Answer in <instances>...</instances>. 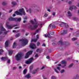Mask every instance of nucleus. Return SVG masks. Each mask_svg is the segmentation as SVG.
<instances>
[{
    "label": "nucleus",
    "mask_w": 79,
    "mask_h": 79,
    "mask_svg": "<svg viewBox=\"0 0 79 79\" xmlns=\"http://www.w3.org/2000/svg\"><path fill=\"white\" fill-rule=\"evenodd\" d=\"M15 14H17V15H20V16H22L23 14V15H26V13L24 12V9L23 8L19 10V12L18 11H15Z\"/></svg>",
    "instance_id": "nucleus-1"
},
{
    "label": "nucleus",
    "mask_w": 79,
    "mask_h": 79,
    "mask_svg": "<svg viewBox=\"0 0 79 79\" xmlns=\"http://www.w3.org/2000/svg\"><path fill=\"white\" fill-rule=\"evenodd\" d=\"M20 41L22 42V46H25L28 43V40L26 39H22L20 40Z\"/></svg>",
    "instance_id": "nucleus-2"
},
{
    "label": "nucleus",
    "mask_w": 79,
    "mask_h": 79,
    "mask_svg": "<svg viewBox=\"0 0 79 79\" xmlns=\"http://www.w3.org/2000/svg\"><path fill=\"white\" fill-rule=\"evenodd\" d=\"M22 58V54H18L15 56V58L17 61L20 60Z\"/></svg>",
    "instance_id": "nucleus-3"
},
{
    "label": "nucleus",
    "mask_w": 79,
    "mask_h": 79,
    "mask_svg": "<svg viewBox=\"0 0 79 79\" xmlns=\"http://www.w3.org/2000/svg\"><path fill=\"white\" fill-rule=\"evenodd\" d=\"M34 59L33 57H31L30 59H29L28 60H27L26 62V64H30L32 62V61H34Z\"/></svg>",
    "instance_id": "nucleus-4"
},
{
    "label": "nucleus",
    "mask_w": 79,
    "mask_h": 79,
    "mask_svg": "<svg viewBox=\"0 0 79 79\" xmlns=\"http://www.w3.org/2000/svg\"><path fill=\"white\" fill-rule=\"evenodd\" d=\"M37 27H38V25H35L33 26V27H32V25H30V26L28 27L31 30H34V29H35Z\"/></svg>",
    "instance_id": "nucleus-5"
},
{
    "label": "nucleus",
    "mask_w": 79,
    "mask_h": 79,
    "mask_svg": "<svg viewBox=\"0 0 79 79\" xmlns=\"http://www.w3.org/2000/svg\"><path fill=\"white\" fill-rule=\"evenodd\" d=\"M33 52V51H30L28 52L26 54V56H25V58H27L29 57V55H31L32 52Z\"/></svg>",
    "instance_id": "nucleus-6"
},
{
    "label": "nucleus",
    "mask_w": 79,
    "mask_h": 79,
    "mask_svg": "<svg viewBox=\"0 0 79 79\" xmlns=\"http://www.w3.org/2000/svg\"><path fill=\"white\" fill-rule=\"evenodd\" d=\"M30 48H32V49H35L36 48V47L35 46V44L33 43H32L30 44Z\"/></svg>",
    "instance_id": "nucleus-7"
},
{
    "label": "nucleus",
    "mask_w": 79,
    "mask_h": 79,
    "mask_svg": "<svg viewBox=\"0 0 79 79\" xmlns=\"http://www.w3.org/2000/svg\"><path fill=\"white\" fill-rule=\"evenodd\" d=\"M18 26V25H15L13 26L11 25H7V24H6V26H7L8 29H12L13 27H15V26Z\"/></svg>",
    "instance_id": "nucleus-8"
},
{
    "label": "nucleus",
    "mask_w": 79,
    "mask_h": 79,
    "mask_svg": "<svg viewBox=\"0 0 79 79\" xmlns=\"http://www.w3.org/2000/svg\"><path fill=\"white\" fill-rule=\"evenodd\" d=\"M1 28L2 29V31H4V34H7V33L8 32H7V31H6V29H5V28H3V26H1Z\"/></svg>",
    "instance_id": "nucleus-9"
},
{
    "label": "nucleus",
    "mask_w": 79,
    "mask_h": 79,
    "mask_svg": "<svg viewBox=\"0 0 79 79\" xmlns=\"http://www.w3.org/2000/svg\"><path fill=\"white\" fill-rule=\"evenodd\" d=\"M61 64H64V65L62 66V67H63V68H64V67H65V66H66V62L64 60H63L62 61Z\"/></svg>",
    "instance_id": "nucleus-10"
},
{
    "label": "nucleus",
    "mask_w": 79,
    "mask_h": 79,
    "mask_svg": "<svg viewBox=\"0 0 79 79\" xmlns=\"http://www.w3.org/2000/svg\"><path fill=\"white\" fill-rule=\"evenodd\" d=\"M39 38V36L38 35H37L36 36V39L31 40V42H36L37 40V39H38Z\"/></svg>",
    "instance_id": "nucleus-11"
},
{
    "label": "nucleus",
    "mask_w": 79,
    "mask_h": 79,
    "mask_svg": "<svg viewBox=\"0 0 79 79\" xmlns=\"http://www.w3.org/2000/svg\"><path fill=\"white\" fill-rule=\"evenodd\" d=\"M40 10V8H36L34 10V13H36L37 12H38L39 11V10Z\"/></svg>",
    "instance_id": "nucleus-12"
},
{
    "label": "nucleus",
    "mask_w": 79,
    "mask_h": 79,
    "mask_svg": "<svg viewBox=\"0 0 79 79\" xmlns=\"http://www.w3.org/2000/svg\"><path fill=\"white\" fill-rule=\"evenodd\" d=\"M76 6H70V10H73V9L76 10Z\"/></svg>",
    "instance_id": "nucleus-13"
},
{
    "label": "nucleus",
    "mask_w": 79,
    "mask_h": 79,
    "mask_svg": "<svg viewBox=\"0 0 79 79\" xmlns=\"http://www.w3.org/2000/svg\"><path fill=\"white\" fill-rule=\"evenodd\" d=\"M21 20V18H15V21L16 22H20Z\"/></svg>",
    "instance_id": "nucleus-14"
},
{
    "label": "nucleus",
    "mask_w": 79,
    "mask_h": 79,
    "mask_svg": "<svg viewBox=\"0 0 79 79\" xmlns=\"http://www.w3.org/2000/svg\"><path fill=\"white\" fill-rule=\"evenodd\" d=\"M31 75H30V74L29 73L27 75L25 76V78H27V79H29V78H31Z\"/></svg>",
    "instance_id": "nucleus-15"
},
{
    "label": "nucleus",
    "mask_w": 79,
    "mask_h": 79,
    "mask_svg": "<svg viewBox=\"0 0 79 79\" xmlns=\"http://www.w3.org/2000/svg\"><path fill=\"white\" fill-rule=\"evenodd\" d=\"M11 4L12 5V7H14L15 6H16L17 4L16 2H11Z\"/></svg>",
    "instance_id": "nucleus-16"
},
{
    "label": "nucleus",
    "mask_w": 79,
    "mask_h": 79,
    "mask_svg": "<svg viewBox=\"0 0 79 79\" xmlns=\"http://www.w3.org/2000/svg\"><path fill=\"white\" fill-rule=\"evenodd\" d=\"M68 32V31L67 30H63V32L61 33V35H64V34H67Z\"/></svg>",
    "instance_id": "nucleus-17"
},
{
    "label": "nucleus",
    "mask_w": 79,
    "mask_h": 79,
    "mask_svg": "<svg viewBox=\"0 0 79 79\" xmlns=\"http://www.w3.org/2000/svg\"><path fill=\"white\" fill-rule=\"evenodd\" d=\"M8 58L7 57H2L1 58V59L3 60V61H5L6 60H8Z\"/></svg>",
    "instance_id": "nucleus-18"
},
{
    "label": "nucleus",
    "mask_w": 79,
    "mask_h": 79,
    "mask_svg": "<svg viewBox=\"0 0 79 79\" xmlns=\"http://www.w3.org/2000/svg\"><path fill=\"white\" fill-rule=\"evenodd\" d=\"M68 13V16L69 17H71L72 16V14L71 13V12L69 11L67 12Z\"/></svg>",
    "instance_id": "nucleus-19"
},
{
    "label": "nucleus",
    "mask_w": 79,
    "mask_h": 79,
    "mask_svg": "<svg viewBox=\"0 0 79 79\" xmlns=\"http://www.w3.org/2000/svg\"><path fill=\"white\" fill-rule=\"evenodd\" d=\"M16 46H17V44L15 42H14L13 43V48H15L16 47Z\"/></svg>",
    "instance_id": "nucleus-20"
},
{
    "label": "nucleus",
    "mask_w": 79,
    "mask_h": 79,
    "mask_svg": "<svg viewBox=\"0 0 79 79\" xmlns=\"http://www.w3.org/2000/svg\"><path fill=\"white\" fill-rule=\"evenodd\" d=\"M8 42L9 41H6L5 43V46L6 47H7L8 45Z\"/></svg>",
    "instance_id": "nucleus-21"
},
{
    "label": "nucleus",
    "mask_w": 79,
    "mask_h": 79,
    "mask_svg": "<svg viewBox=\"0 0 79 79\" xmlns=\"http://www.w3.org/2000/svg\"><path fill=\"white\" fill-rule=\"evenodd\" d=\"M7 4H8L7 3V2H4L2 3V5L3 6H5L6 5H7Z\"/></svg>",
    "instance_id": "nucleus-22"
},
{
    "label": "nucleus",
    "mask_w": 79,
    "mask_h": 79,
    "mask_svg": "<svg viewBox=\"0 0 79 79\" xmlns=\"http://www.w3.org/2000/svg\"><path fill=\"white\" fill-rule=\"evenodd\" d=\"M9 21H15V18L10 17L9 19Z\"/></svg>",
    "instance_id": "nucleus-23"
},
{
    "label": "nucleus",
    "mask_w": 79,
    "mask_h": 79,
    "mask_svg": "<svg viewBox=\"0 0 79 79\" xmlns=\"http://www.w3.org/2000/svg\"><path fill=\"white\" fill-rule=\"evenodd\" d=\"M65 24V23L62 22L60 24V27H63L64 26Z\"/></svg>",
    "instance_id": "nucleus-24"
},
{
    "label": "nucleus",
    "mask_w": 79,
    "mask_h": 79,
    "mask_svg": "<svg viewBox=\"0 0 79 79\" xmlns=\"http://www.w3.org/2000/svg\"><path fill=\"white\" fill-rule=\"evenodd\" d=\"M27 72V69H25L23 71V74H26Z\"/></svg>",
    "instance_id": "nucleus-25"
},
{
    "label": "nucleus",
    "mask_w": 79,
    "mask_h": 79,
    "mask_svg": "<svg viewBox=\"0 0 79 79\" xmlns=\"http://www.w3.org/2000/svg\"><path fill=\"white\" fill-rule=\"evenodd\" d=\"M64 25L65 26V28H68V27H69V25H68V24L66 23H65V24Z\"/></svg>",
    "instance_id": "nucleus-26"
},
{
    "label": "nucleus",
    "mask_w": 79,
    "mask_h": 79,
    "mask_svg": "<svg viewBox=\"0 0 79 79\" xmlns=\"http://www.w3.org/2000/svg\"><path fill=\"white\" fill-rule=\"evenodd\" d=\"M76 77L74 78L73 79H79L78 78H77L79 77V74H77L76 75Z\"/></svg>",
    "instance_id": "nucleus-27"
},
{
    "label": "nucleus",
    "mask_w": 79,
    "mask_h": 79,
    "mask_svg": "<svg viewBox=\"0 0 79 79\" xmlns=\"http://www.w3.org/2000/svg\"><path fill=\"white\" fill-rule=\"evenodd\" d=\"M75 44L77 46V47H79V43H77L76 42H75Z\"/></svg>",
    "instance_id": "nucleus-28"
},
{
    "label": "nucleus",
    "mask_w": 79,
    "mask_h": 79,
    "mask_svg": "<svg viewBox=\"0 0 79 79\" xmlns=\"http://www.w3.org/2000/svg\"><path fill=\"white\" fill-rule=\"evenodd\" d=\"M56 69L58 70H59L60 71H61V69L60 68V67L58 66H56Z\"/></svg>",
    "instance_id": "nucleus-29"
},
{
    "label": "nucleus",
    "mask_w": 79,
    "mask_h": 79,
    "mask_svg": "<svg viewBox=\"0 0 79 79\" xmlns=\"http://www.w3.org/2000/svg\"><path fill=\"white\" fill-rule=\"evenodd\" d=\"M20 36V35H19V33H18L17 34L15 35V37H16V38L18 37H19Z\"/></svg>",
    "instance_id": "nucleus-30"
},
{
    "label": "nucleus",
    "mask_w": 79,
    "mask_h": 79,
    "mask_svg": "<svg viewBox=\"0 0 79 79\" xmlns=\"http://www.w3.org/2000/svg\"><path fill=\"white\" fill-rule=\"evenodd\" d=\"M51 79H56V77L54 76H52L51 77Z\"/></svg>",
    "instance_id": "nucleus-31"
},
{
    "label": "nucleus",
    "mask_w": 79,
    "mask_h": 79,
    "mask_svg": "<svg viewBox=\"0 0 79 79\" xmlns=\"http://www.w3.org/2000/svg\"><path fill=\"white\" fill-rule=\"evenodd\" d=\"M13 53V51H9V55H11Z\"/></svg>",
    "instance_id": "nucleus-32"
},
{
    "label": "nucleus",
    "mask_w": 79,
    "mask_h": 79,
    "mask_svg": "<svg viewBox=\"0 0 79 79\" xmlns=\"http://www.w3.org/2000/svg\"><path fill=\"white\" fill-rule=\"evenodd\" d=\"M54 69L55 71V72H56V73H59V72L58 71V70L54 68Z\"/></svg>",
    "instance_id": "nucleus-33"
},
{
    "label": "nucleus",
    "mask_w": 79,
    "mask_h": 79,
    "mask_svg": "<svg viewBox=\"0 0 79 79\" xmlns=\"http://www.w3.org/2000/svg\"><path fill=\"white\" fill-rule=\"evenodd\" d=\"M56 26H55V25H52V29H55V28H56Z\"/></svg>",
    "instance_id": "nucleus-34"
},
{
    "label": "nucleus",
    "mask_w": 79,
    "mask_h": 79,
    "mask_svg": "<svg viewBox=\"0 0 79 79\" xmlns=\"http://www.w3.org/2000/svg\"><path fill=\"white\" fill-rule=\"evenodd\" d=\"M36 52H39L40 53V50L39 49H38L37 50H36Z\"/></svg>",
    "instance_id": "nucleus-35"
},
{
    "label": "nucleus",
    "mask_w": 79,
    "mask_h": 79,
    "mask_svg": "<svg viewBox=\"0 0 79 79\" xmlns=\"http://www.w3.org/2000/svg\"><path fill=\"white\" fill-rule=\"evenodd\" d=\"M64 72V70L62 69L60 71V73L62 74V73H63Z\"/></svg>",
    "instance_id": "nucleus-36"
},
{
    "label": "nucleus",
    "mask_w": 79,
    "mask_h": 79,
    "mask_svg": "<svg viewBox=\"0 0 79 79\" xmlns=\"http://www.w3.org/2000/svg\"><path fill=\"white\" fill-rule=\"evenodd\" d=\"M73 66V64H71L69 66V68H71V67H72Z\"/></svg>",
    "instance_id": "nucleus-37"
},
{
    "label": "nucleus",
    "mask_w": 79,
    "mask_h": 79,
    "mask_svg": "<svg viewBox=\"0 0 79 79\" xmlns=\"http://www.w3.org/2000/svg\"><path fill=\"white\" fill-rule=\"evenodd\" d=\"M59 43H60L61 45H64V44L63 43V41L61 40L59 41Z\"/></svg>",
    "instance_id": "nucleus-38"
},
{
    "label": "nucleus",
    "mask_w": 79,
    "mask_h": 79,
    "mask_svg": "<svg viewBox=\"0 0 79 79\" xmlns=\"http://www.w3.org/2000/svg\"><path fill=\"white\" fill-rule=\"evenodd\" d=\"M77 40V38H74L72 39V40H73V41H74V40Z\"/></svg>",
    "instance_id": "nucleus-39"
},
{
    "label": "nucleus",
    "mask_w": 79,
    "mask_h": 79,
    "mask_svg": "<svg viewBox=\"0 0 79 79\" xmlns=\"http://www.w3.org/2000/svg\"><path fill=\"white\" fill-rule=\"evenodd\" d=\"M28 11L30 13H32V10L31 9H28Z\"/></svg>",
    "instance_id": "nucleus-40"
},
{
    "label": "nucleus",
    "mask_w": 79,
    "mask_h": 79,
    "mask_svg": "<svg viewBox=\"0 0 79 79\" xmlns=\"http://www.w3.org/2000/svg\"><path fill=\"white\" fill-rule=\"evenodd\" d=\"M50 34L51 35H53L54 34V32L53 31H51L50 32Z\"/></svg>",
    "instance_id": "nucleus-41"
},
{
    "label": "nucleus",
    "mask_w": 79,
    "mask_h": 79,
    "mask_svg": "<svg viewBox=\"0 0 79 79\" xmlns=\"http://www.w3.org/2000/svg\"><path fill=\"white\" fill-rule=\"evenodd\" d=\"M39 69L38 68L35 70L36 73H37L39 71Z\"/></svg>",
    "instance_id": "nucleus-42"
},
{
    "label": "nucleus",
    "mask_w": 79,
    "mask_h": 79,
    "mask_svg": "<svg viewBox=\"0 0 79 79\" xmlns=\"http://www.w3.org/2000/svg\"><path fill=\"white\" fill-rule=\"evenodd\" d=\"M32 68H33V65H31V66H30V69L31 70H32Z\"/></svg>",
    "instance_id": "nucleus-43"
},
{
    "label": "nucleus",
    "mask_w": 79,
    "mask_h": 79,
    "mask_svg": "<svg viewBox=\"0 0 79 79\" xmlns=\"http://www.w3.org/2000/svg\"><path fill=\"white\" fill-rule=\"evenodd\" d=\"M31 24H34V21H33L31 20Z\"/></svg>",
    "instance_id": "nucleus-44"
},
{
    "label": "nucleus",
    "mask_w": 79,
    "mask_h": 79,
    "mask_svg": "<svg viewBox=\"0 0 79 79\" xmlns=\"http://www.w3.org/2000/svg\"><path fill=\"white\" fill-rule=\"evenodd\" d=\"M48 37L49 38H51V36L50 35L49 33H48Z\"/></svg>",
    "instance_id": "nucleus-45"
},
{
    "label": "nucleus",
    "mask_w": 79,
    "mask_h": 79,
    "mask_svg": "<svg viewBox=\"0 0 79 79\" xmlns=\"http://www.w3.org/2000/svg\"><path fill=\"white\" fill-rule=\"evenodd\" d=\"M37 73V72H36V71H35V70L34 71H33V72H32V74H35V73Z\"/></svg>",
    "instance_id": "nucleus-46"
},
{
    "label": "nucleus",
    "mask_w": 79,
    "mask_h": 79,
    "mask_svg": "<svg viewBox=\"0 0 79 79\" xmlns=\"http://www.w3.org/2000/svg\"><path fill=\"white\" fill-rule=\"evenodd\" d=\"M35 57L36 58H37V57H39V55L38 54H37L35 56Z\"/></svg>",
    "instance_id": "nucleus-47"
},
{
    "label": "nucleus",
    "mask_w": 79,
    "mask_h": 79,
    "mask_svg": "<svg viewBox=\"0 0 79 79\" xmlns=\"http://www.w3.org/2000/svg\"><path fill=\"white\" fill-rule=\"evenodd\" d=\"M17 69V67H13V70H15V69Z\"/></svg>",
    "instance_id": "nucleus-48"
},
{
    "label": "nucleus",
    "mask_w": 79,
    "mask_h": 79,
    "mask_svg": "<svg viewBox=\"0 0 79 79\" xmlns=\"http://www.w3.org/2000/svg\"><path fill=\"white\" fill-rule=\"evenodd\" d=\"M40 45V43L38 42L37 44V46H39V45Z\"/></svg>",
    "instance_id": "nucleus-49"
},
{
    "label": "nucleus",
    "mask_w": 79,
    "mask_h": 79,
    "mask_svg": "<svg viewBox=\"0 0 79 79\" xmlns=\"http://www.w3.org/2000/svg\"><path fill=\"white\" fill-rule=\"evenodd\" d=\"M44 16H45V17H47V16H48V14H44Z\"/></svg>",
    "instance_id": "nucleus-50"
},
{
    "label": "nucleus",
    "mask_w": 79,
    "mask_h": 79,
    "mask_svg": "<svg viewBox=\"0 0 79 79\" xmlns=\"http://www.w3.org/2000/svg\"><path fill=\"white\" fill-rule=\"evenodd\" d=\"M42 46L43 47H45V46H46V45L45 44H42Z\"/></svg>",
    "instance_id": "nucleus-51"
},
{
    "label": "nucleus",
    "mask_w": 79,
    "mask_h": 79,
    "mask_svg": "<svg viewBox=\"0 0 79 79\" xmlns=\"http://www.w3.org/2000/svg\"><path fill=\"white\" fill-rule=\"evenodd\" d=\"M7 63H10V59H9L8 60H7Z\"/></svg>",
    "instance_id": "nucleus-52"
},
{
    "label": "nucleus",
    "mask_w": 79,
    "mask_h": 79,
    "mask_svg": "<svg viewBox=\"0 0 79 79\" xmlns=\"http://www.w3.org/2000/svg\"><path fill=\"white\" fill-rule=\"evenodd\" d=\"M52 15L53 16H55V12H53L52 13Z\"/></svg>",
    "instance_id": "nucleus-53"
},
{
    "label": "nucleus",
    "mask_w": 79,
    "mask_h": 79,
    "mask_svg": "<svg viewBox=\"0 0 79 79\" xmlns=\"http://www.w3.org/2000/svg\"><path fill=\"white\" fill-rule=\"evenodd\" d=\"M44 68H45V67L44 66H43L41 68V70H42V69H44Z\"/></svg>",
    "instance_id": "nucleus-54"
},
{
    "label": "nucleus",
    "mask_w": 79,
    "mask_h": 79,
    "mask_svg": "<svg viewBox=\"0 0 79 79\" xmlns=\"http://www.w3.org/2000/svg\"><path fill=\"white\" fill-rule=\"evenodd\" d=\"M25 8L26 10V12H28V10H27V7H25Z\"/></svg>",
    "instance_id": "nucleus-55"
},
{
    "label": "nucleus",
    "mask_w": 79,
    "mask_h": 79,
    "mask_svg": "<svg viewBox=\"0 0 79 79\" xmlns=\"http://www.w3.org/2000/svg\"><path fill=\"white\" fill-rule=\"evenodd\" d=\"M3 52V50L2 49H0V52Z\"/></svg>",
    "instance_id": "nucleus-56"
},
{
    "label": "nucleus",
    "mask_w": 79,
    "mask_h": 79,
    "mask_svg": "<svg viewBox=\"0 0 79 79\" xmlns=\"http://www.w3.org/2000/svg\"><path fill=\"white\" fill-rule=\"evenodd\" d=\"M19 28V27H15L14 29H18Z\"/></svg>",
    "instance_id": "nucleus-57"
},
{
    "label": "nucleus",
    "mask_w": 79,
    "mask_h": 79,
    "mask_svg": "<svg viewBox=\"0 0 79 79\" xmlns=\"http://www.w3.org/2000/svg\"><path fill=\"white\" fill-rule=\"evenodd\" d=\"M13 11V10H9V13H11Z\"/></svg>",
    "instance_id": "nucleus-58"
},
{
    "label": "nucleus",
    "mask_w": 79,
    "mask_h": 79,
    "mask_svg": "<svg viewBox=\"0 0 79 79\" xmlns=\"http://www.w3.org/2000/svg\"><path fill=\"white\" fill-rule=\"evenodd\" d=\"M19 69H21V68H22V67H21V66H19Z\"/></svg>",
    "instance_id": "nucleus-59"
},
{
    "label": "nucleus",
    "mask_w": 79,
    "mask_h": 79,
    "mask_svg": "<svg viewBox=\"0 0 79 79\" xmlns=\"http://www.w3.org/2000/svg\"><path fill=\"white\" fill-rule=\"evenodd\" d=\"M46 58H47V59H49V58H50V57H49V56H47L46 57Z\"/></svg>",
    "instance_id": "nucleus-60"
},
{
    "label": "nucleus",
    "mask_w": 79,
    "mask_h": 79,
    "mask_svg": "<svg viewBox=\"0 0 79 79\" xmlns=\"http://www.w3.org/2000/svg\"><path fill=\"white\" fill-rule=\"evenodd\" d=\"M57 66H61V65L60 64H59L57 65Z\"/></svg>",
    "instance_id": "nucleus-61"
},
{
    "label": "nucleus",
    "mask_w": 79,
    "mask_h": 79,
    "mask_svg": "<svg viewBox=\"0 0 79 79\" xmlns=\"http://www.w3.org/2000/svg\"><path fill=\"white\" fill-rule=\"evenodd\" d=\"M44 37H48V35H44Z\"/></svg>",
    "instance_id": "nucleus-62"
},
{
    "label": "nucleus",
    "mask_w": 79,
    "mask_h": 79,
    "mask_svg": "<svg viewBox=\"0 0 79 79\" xmlns=\"http://www.w3.org/2000/svg\"><path fill=\"white\" fill-rule=\"evenodd\" d=\"M47 11H49V12H50V11H51V10H50V9H48Z\"/></svg>",
    "instance_id": "nucleus-63"
},
{
    "label": "nucleus",
    "mask_w": 79,
    "mask_h": 79,
    "mask_svg": "<svg viewBox=\"0 0 79 79\" xmlns=\"http://www.w3.org/2000/svg\"><path fill=\"white\" fill-rule=\"evenodd\" d=\"M39 31V30H37L36 31V32H38Z\"/></svg>",
    "instance_id": "nucleus-64"
}]
</instances>
